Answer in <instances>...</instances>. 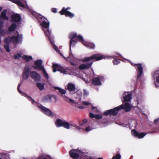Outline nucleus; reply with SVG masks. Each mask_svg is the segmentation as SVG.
I'll use <instances>...</instances> for the list:
<instances>
[{"instance_id":"nucleus-1","label":"nucleus","mask_w":159,"mask_h":159,"mask_svg":"<svg viewBox=\"0 0 159 159\" xmlns=\"http://www.w3.org/2000/svg\"><path fill=\"white\" fill-rule=\"evenodd\" d=\"M104 58L103 55L99 54H93L90 57H85L82 60V62H88L86 64H81L79 68L81 70L88 69L92 66L93 61H98Z\"/></svg>"},{"instance_id":"nucleus-2","label":"nucleus","mask_w":159,"mask_h":159,"mask_svg":"<svg viewBox=\"0 0 159 159\" xmlns=\"http://www.w3.org/2000/svg\"><path fill=\"white\" fill-rule=\"evenodd\" d=\"M122 107V106H119L113 109L107 110L103 113V114L105 116H116Z\"/></svg>"},{"instance_id":"nucleus-3","label":"nucleus","mask_w":159,"mask_h":159,"mask_svg":"<svg viewBox=\"0 0 159 159\" xmlns=\"http://www.w3.org/2000/svg\"><path fill=\"white\" fill-rule=\"evenodd\" d=\"M70 9V7H68L66 8L63 7L62 10L60 11L59 13L61 15H64L66 17H69L70 18H72L74 16L73 14L68 11Z\"/></svg>"},{"instance_id":"nucleus-4","label":"nucleus","mask_w":159,"mask_h":159,"mask_svg":"<svg viewBox=\"0 0 159 159\" xmlns=\"http://www.w3.org/2000/svg\"><path fill=\"white\" fill-rule=\"evenodd\" d=\"M131 65L134 66H137V79H138L140 78L142 75L143 73V67L142 66V64L140 63L134 64L130 63Z\"/></svg>"},{"instance_id":"nucleus-5","label":"nucleus","mask_w":159,"mask_h":159,"mask_svg":"<svg viewBox=\"0 0 159 159\" xmlns=\"http://www.w3.org/2000/svg\"><path fill=\"white\" fill-rule=\"evenodd\" d=\"M53 72H56L57 70L63 74H66L67 72L66 70L63 67L59 66L57 64H54L52 65Z\"/></svg>"},{"instance_id":"nucleus-6","label":"nucleus","mask_w":159,"mask_h":159,"mask_svg":"<svg viewBox=\"0 0 159 159\" xmlns=\"http://www.w3.org/2000/svg\"><path fill=\"white\" fill-rule=\"evenodd\" d=\"M30 77L34 81L36 82L40 81L41 80V76L40 74L35 71H32L30 72Z\"/></svg>"},{"instance_id":"nucleus-7","label":"nucleus","mask_w":159,"mask_h":159,"mask_svg":"<svg viewBox=\"0 0 159 159\" xmlns=\"http://www.w3.org/2000/svg\"><path fill=\"white\" fill-rule=\"evenodd\" d=\"M39 17L42 20V22L41 24L42 27L46 29H48L49 26V22L47 19L41 15Z\"/></svg>"},{"instance_id":"nucleus-8","label":"nucleus","mask_w":159,"mask_h":159,"mask_svg":"<svg viewBox=\"0 0 159 159\" xmlns=\"http://www.w3.org/2000/svg\"><path fill=\"white\" fill-rule=\"evenodd\" d=\"M43 63L41 59L36 60L34 62V65L35 66H33L32 67L34 70L39 69V70L44 68L42 65Z\"/></svg>"},{"instance_id":"nucleus-9","label":"nucleus","mask_w":159,"mask_h":159,"mask_svg":"<svg viewBox=\"0 0 159 159\" xmlns=\"http://www.w3.org/2000/svg\"><path fill=\"white\" fill-rule=\"evenodd\" d=\"M77 34L76 33H73L70 34L69 38L70 39V51H71V47L73 43H74L73 45H74L77 42L76 40H74V39L77 38Z\"/></svg>"},{"instance_id":"nucleus-10","label":"nucleus","mask_w":159,"mask_h":159,"mask_svg":"<svg viewBox=\"0 0 159 159\" xmlns=\"http://www.w3.org/2000/svg\"><path fill=\"white\" fill-rule=\"evenodd\" d=\"M39 108L44 114L48 116H52V114L50 110L42 106H39Z\"/></svg>"},{"instance_id":"nucleus-11","label":"nucleus","mask_w":159,"mask_h":159,"mask_svg":"<svg viewBox=\"0 0 159 159\" xmlns=\"http://www.w3.org/2000/svg\"><path fill=\"white\" fill-rule=\"evenodd\" d=\"M104 79L102 76H100L97 77H95L92 80V84L94 85H101V82L100 80H102Z\"/></svg>"},{"instance_id":"nucleus-12","label":"nucleus","mask_w":159,"mask_h":159,"mask_svg":"<svg viewBox=\"0 0 159 159\" xmlns=\"http://www.w3.org/2000/svg\"><path fill=\"white\" fill-rule=\"evenodd\" d=\"M17 36H12L11 37V40L13 42L19 43L21 42L22 38L21 34H19L18 32L17 31Z\"/></svg>"},{"instance_id":"nucleus-13","label":"nucleus","mask_w":159,"mask_h":159,"mask_svg":"<svg viewBox=\"0 0 159 159\" xmlns=\"http://www.w3.org/2000/svg\"><path fill=\"white\" fill-rule=\"evenodd\" d=\"M153 76L156 79V81L154 82L157 88L159 87V69L154 72Z\"/></svg>"},{"instance_id":"nucleus-14","label":"nucleus","mask_w":159,"mask_h":159,"mask_svg":"<svg viewBox=\"0 0 159 159\" xmlns=\"http://www.w3.org/2000/svg\"><path fill=\"white\" fill-rule=\"evenodd\" d=\"M11 21L13 22H18L20 21L21 18L19 14H14L11 16Z\"/></svg>"},{"instance_id":"nucleus-15","label":"nucleus","mask_w":159,"mask_h":159,"mask_svg":"<svg viewBox=\"0 0 159 159\" xmlns=\"http://www.w3.org/2000/svg\"><path fill=\"white\" fill-rule=\"evenodd\" d=\"M4 23L2 21H0V36H4L8 32L6 30L3 29Z\"/></svg>"},{"instance_id":"nucleus-16","label":"nucleus","mask_w":159,"mask_h":159,"mask_svg":"<svg viewBox=\"0 0 159 159\" xmlns=\"http://www.w3.org/2000/svg\"><path fill=\"white\" fill-rule=\"evenodd\" d=\"M132 133L135 137H137L139 139L142 138L146 135V134L144 133L140 134L134 129L132 130Z\"/></svg>"},{"instance_id":"nucleus-17","label":"nucleus","mask_w":159,"mask_h":159,"mask_svg":"<svg viewBox=\"0 0 159 159\" xmlns=\"http://www.w3.org/2000/svg\"><path fill=\"white\" fill-rule=\"evenodd\" d=\"M77 150L74 149L70 150L69 152V154L70 157L72 158H77L80 157V154H78L75 151H76Z\"/></svg>"},{"instance_id":"nucleus-18","label":"nucleus","mask_w":159,"mask_h":159,"mask_svg":"<svg viewBox=\"0 0 159 159\" xmlns=\"http://www.w3.org/2000/svg\"><path fill=\"white\" fill-rule=\"evenodd\" d=\"M7 11L6 9L4 10L1 13L0 15V21H2V20H8L9 18L6 15Z\"/></svg>"},{"instance_id":"nucleus-19","label":"nucleus","mask_w":159,"mask_h":159,"mask_svg":"<svg viewBox=\"0 0 159 159\" xmlns=\"http://www.w3.org/2000/svg\"><path fill=\"white\" fill-rule=\"evenodd\" d=\"M17 25L15 23H12L11 25L8 27L7 31L8 33H11L17 28Z\"/></svg>"},{"instance_id":"nucleus-20","label":"nucleus","mask_w":159,"mask_h":159,"mask_svg":"<svg viewBox=\"0 0 159 159\" xmlns=\"http://www.w3.org/2000/svg\"><path fill=\"white\" fill-rule=\"evenodd\" d=\"M120 106H122V107L120 109V110L125 109L126 111V112L129 111L131 109V107L130 106L129 103H125L124 105L122 104L120 105Z\"/></svg>"},{"instance_id":"nucleus-21","label":"nucleus","mask_w":159,"mask_h":159,"mask_svg":"<svg viewBox=\"0 0 159 159\" xmlns=\"http://www.w3.org/2000/svg\"><path fill=\"white\" fill-rule=\"evenodd\" d=\"M29 69L28 67L25 68L23 74V78L24 79H27L29 77Z\"/></svg>"},{"instance_id":"nucleus-22","label":"nucleus","mask_w":159,"mask_h":159,"mask_svg":"<svg viewBox=\"0 0 159 159\" xmlns=\"http://www.w3.org/2000/svg\"><path fill=\"white\" fill-rule=\"evenodd\" d=\"M51 96L50 95H47L43 97L42 99L43 102H51Z\"/></svg>"},{"instance_id":"nucleus-23","label":"nucleus","mask_w":159,"mask_h":159,"mask_svg":"<svg viewBox=\"0 0 159 159\" xmlns=\"http://www.w3.org/2000/svg\"><path fill=\"white\" fill-rule=\"evenodd\" d=\"M126 93L127 94H125L124 97V100L125 102H129L131 99L132 95L131 94L128 93L127 92Z\"/></svg>"},{"instance_id":"nucleus-24","label":"nucleus","mask_w":159,"mask_h":159,"mask_svg":"<svg viewBox=\"0 0 159 159\" xmlns=\"http://www.w3.org/2000/svg\"><path fill=\"white\" fill-rule=\"evenodd\" d=\"M64 120L58 119L55 122V125L57 127H60L62 126Z\"/></svg>"},{"instance_id":"nucleus-25","label":"nucleus","mask_w":159,"mask_h":159,"mask_svg":"<svg viewBox=\"0 0 159 159\" xmlns=\"http://www.w3.org/2000/svg\"><path fill=\"white\" fill-rule=\"evenodd\" d=\"M67 89L70 91H74L75 89V86L72 83H69L68 84Z\"/></svg>"},{"instance_id":"nucleus-26","label":"nucleus","mask_w":159,"mask_h":159,"mask_svg":"<svg viewBox=\"0 0 159 159\" xmlns=\"http://www.w3.org/2000/svg\"><path fill=\"white\" fill-rule=\"evenodd\" d=\"M54 88L56 90H58L59 91V93H60L62 95V96H64L63 95L65 94L66 92L65 90L58 87H55Z\"/></svg>"},{"instance_id":"nucleus-27","label":"nucleus","mask_w":159,"mask_h":159,"mask_svg":"<svg viewBox=\"0 0 159 159\" xmlns=\"http://www.w3.org/2000/svg\"><path fill=\"white\" fill-rule=\"evenodd\" d=\"M23 59L25 60L26 61L28 62L32 59L31 56L24 55L22 57Z\"/></svg>"},{"instance_id":"nucleus-28","label":"nucleus","mask_w":159,"mask_h":159,"mask_svg":"<svg viewBox=\"0 0 159 159\" xmlns=\"http://www.w3.org/2000/svg\"><path fill=\"white\" fill-rule=\"evenodd\" d=\"M36 86L39 88L40 91H42L44 88V84L40 83H37Z\"/></svg>"},{"instance_id":"nucleus-29","label":"nucleus","mask_w":159,"mask_h":159,"mask_svg":"<svg viewBox=\"0 0 159 159\" xmlns=\"http://www.w3.org/2000/svg\"><path fill=\"white\" fill-rule=\"evenodd\" d=\"M70 125L69 124L68 122H67L65 120H64V121L62 125V126L64 128L67 129H69L70 128Z\"/></svg>"},{"instance_id":"nucleus-30","label":"nucleus","mask_w":159,"mask_h":159,"mask_svg":"<svg viewBox=\"0 0 159 159\" xmlns=\"http://www.w3.org/2000/svg\"><path fill=\"white\" fill-rule=\"evenodd\" d=\"M84 45L88 48L90 49H94L95 48V45L94 43H88L85 44Z\"/></svg>"},{"instance_id":"nucleus-31","label":"nucleus","mask_w":159,"mask_h":159,"mask_svg":"<svg viewBox=\"0 0 159 159\" xmlns=\"http://www.w3.org/2000/svg\"><path fill=\"white\" fill-rule=\"evenodd\" d=\"M63 98L64 99V100H65L66 102H70L72 103H74V100L71 99L69 98L66 96H63Z\"/></svg>"},{"instance_id":"nucleus-32","label":"nucleus","mask_w":159,"mask_h":159,"mask_svg":"<svg viewBox=\"0 0 159 159\" xmlns=\"http://www.w3.org/2000/svg\"><path fill=\"white\" fill-rule=\"evenodd\" d=\"M40 70L42 71L43 74L44 75V77H45L47 79H48L49 78V76H48V74L46 72V71L45 69H44V68H43V69H42V70Z\"/></svg>"},{"instance_id":"nucleus-33","label":"nucleus","mask_w":159,"mask_h":159,"mask_svg":"<svg viewBox=\"0 0 159 159\" xmlns=\"http://www.w3.org/2000/svg\"><path fill=\"white\" fill-rule=\"evenodd\" d=\"M77 39L82 43H83L84 42L83 37L80 35L77 36Z\"/></svg>"},{"instance_id":"nucleus-34","label":"nucleus","mask_w":159,"mask_h":159,"mask_svg":"<svg viewBox=\"0 0 159 159\" xmlns=\"http://www.w3.org/2000/svg\"><path fill=\"white\" fill-rule=\"evenodd\" d=\"M44 32L48 38H49L51 34V32L48 29H47L46 31H44Z\"/></svg>"},{"instance_id":"nucleus-35","label":"nucleus","mask_w":159,"mask_h":159,"mask_svg":"<svg viewBox=\"0 0 159 159\" xmlns=\"http://www.w3.org/2000/svg\"><path fill=\"white\" fill-rule=\"evenodd\" d=\"M4 47L7 52H10V50L9 48V44H5L4 45Z\"/></svg>"},{"instance_id":"nucleus-36","label":"nucleus","mask_w":159,"mask_h":159,"mask_svg":"<svg viewBox=\"0 0 159 159\" xmlns=\"http://www.w3.org/2000/svg\"><path fill=\"white\" fill-rule=\"evenodd\" d=\"M121 155L120 154L117 153L115 156H114L112 159H120Z\"/></svg>"},{"instance_id":"nucleus-37","label":"nucleus","mask_w":159,"mask_h":159,"mask_svg":"<svg viewBox=\"0 0 159 159\" xmlns=\"http://www.w3.org/2000/svg\"><path fill=\"white\" fill-rule=\"evenodd\" d=\"M11 41V38L7 37L5 38L4 40V42L6 43V44H9Z\"/></svg>"},{"instance_id":"nucleus-38","label":"nucleus","mask_w":159,"mask_h":159,"mask_svg":"<svg viewBox=\"0 0 159 159\" xmlns=\"http://www.w3.org/2000/svg\"><path fill=\"white\" fill-rule=\"evenodd\" d=\"M21 57V53H18L16 55H14V58L15 59H19L20 57Z\"/></svg>"},{"instance_id":"nucleus-39","label":"nucleus","mask_w":159,"mask_h":159,"mask_svg":"<svg viewBox=\"0 0 159 159\" xmlns=\"http://www.w3.org/2000/svg\"><path fill=\"white\" fill-rule=\"evenodd\" d=\"M120 62V60L118 59H114L113 61V63L114 65H118Z\"/></svg>"},{"instance_id":"nucleus-40","label":"nucleus","mask_w":159,"mask_h":159,"mask_svg":"<svg viewBox=\"0 0 159 159\" xmlns=\"http://www.w3.org/2000/svg\"><path fill=\"white\" fill-rule=\"evenodd\" d=\"M102 116L100 115H95V118L96 119H102Z\"/></svg>"},{"instance_id":"nucleus-41","label":"nucleus","mask_w":159,"mask_h":159,"mask_svg":"<svg viewBox=\"0 0 159 159\" xmlns=\"http://www.w3.org/2000/svg\"><path fill=\"white\" fill-rule=\"evenodd\" d=\"M87 121V120L86 119H84L82 121V123L80 125H84L85 123H86Z\"/></svg>"},{"instance_id":"nucleus-42","label":"nucleus","mask_w":159,"mask_h":159,"mask_svg":"<svg viewBox=\"0 0 159 159\" xmlns=\"http://www.w3.org/2000/svg\"><path fill=\"white\" fill-rule=\"evenodd\" d=\"M21 83L19 85H18V87H17L18 91L20 93H22V92L20 91V85H21Z\"/></svg>"},{"instance_id":"nucleus-43","label":"nucleus","mask_w":159,"mask_h":159,"mask_svg":"<svg viewBox=\"0 0 159 159\" xmlns=\"http://www.w3.org/2000/svg\"><path fill=\"white\" fill-rule=\"evenodd\" d=\"M95 115H94L93 113H89V116L91 118H95Z\"/></svg>"},{"instance_id":"nucleus-44","label":"nucleus","mask_w":159,"mask_h":159,"mask_svg":"<svg viewBox=\"0 0 159 159\" xmlns=\"http://www.w3.org/2000/svg\"><path fill=\"white\" fill-rule=\"evenodd\" d=\"M91 128L89 126L86 128L85 129V130L87 132H88L91 130Z\"/></svg>"},{"instance_id":"nucleus-45","label":"nucleus","mask_w":159,"mask_h":159,"mask_svg":"<svg viewBox=\"0 0 159 159\" xmlns=\"http://www.w3.org/2000/svg\"><path fill=\"white\" fill-rule=\"evenodd\" d=\"M52 11L54 13H56L57 12V10L56 8H52L51 9Z\"/></svg>"},{"instance_id":"nucleus-46","label":"nucleus","mask_w":159,"mask_h":159,"mask_svg":"<svg viewBox=\"0 0 159 159\" xmlns=\"http://www.w3.org/2000/svg\"><path fill=\"white\" fill-rule=\"evenodd\" d=\"M26 95L28 96V97L29 98L30 100L31 101V102L32 103H34V99H33L32 98L30 97H29V96H28V95H27L26 94Z\"/></svg>"},{"instance_id":"nucleus-47","label":"nucleus","mask_w":159,"mask_h":159,"mask_svg":"<svg viewBox=\"0 0 159 159\" xmlns=\"http://www.w3.org/2000/svg\"><path fill=\"white\" fill-rule=\"evenodd\" d=\"M79 154H80V156L82 157L83 155H84V152L81 150H79Z\"/></svg>"},{"instance_id":"nucleus-48","label":"nucleus","mask_w":159,"mask_h":159,"mask_svg":"<svg viewBox=\"0 0 159 159\" xmlns=\"http://www.w3.org/2000/svg\"><path fill=\"white\" fill-rule=\"evenodd\" d=\"M89 103L88 102H83V104L84 105H88L89 104Z\"/></svg>"},{"instance_id":"nucleus-49","label":"nucleus","mask_w":159,"mask_h":159,"mask_svg":"<svg viewBox=\"0 0 159 159\" xmlns=\"http://www.w3.org/2000/svg\"><path fill=\"white\" fill-rule=\"evenodd\" d=\"M70 53H69V57H69V58H71V56H73V54H72V53H71V51H70Z\"/></svg>"},{"instance_id":"nucleus-50","label":"nucleus","mask_w":159,"mask_h":159,"mask_svg":"<svg viewBox=\"0 0 159 159\" xmlns=\"http://www.w3.org/2000/svg\"><path fill=\"white\" fill-rule=\"evenodd\" d=\"M159 118L155 120L154 121V122L155 124H156L158 122V121Z\"/></svg>"},{"instance_id":"nucleus-51","label":"nucleus","mask_w":159,"mask_h":159,"mask_svg":"<svg viewBox=\"0 0 159 159\" xmlns=\"http://www.w3.org/2000/svg\"><path fill=\"white\" fill-rule=\"evenodd\" d=\"M70 64L72 65H73V66H75V64L72 62H70Z\"/></svg>"},{"instance_id":"nucleus-52","label":"nucleus","mask_w":159,"mask_h":159,"mask_svg":"<svg viewBox=\"0 0 159 159\" xmlns=\"http://www.w3.org/2000/svg\"><path fill=\"white\" fill-rule=\"evenodd\" d=\"M54 48L56 50H57L58 49V47L57 46H54Z\"/></svg>"},{"instance_id":"nucleus-53","label":"nucleus","mask_w":159,"mask_h":159,"mask_svg":"<svg viewBox=\"0 0 159 159\" xmlns=\"http://www.w3.org/2000/svg\"><path fill=\"white\" fill-rule=\"evenodd\" d=\"M74 150H76V151H75V152H79V148H78L77 149H74Z\"/></svg>"},{"instance_id":"nucleus-54","label":"nucleus","mask_w":159,"mask_h":159,"mask_svg":"<svg viewBox=\"0 0 159 159\" xmlns=\"http://www.w3.org/2000/svg\"><path fill=\"white\" fill-rule=\"evenodd\" d=\"M95 108V107L93 106H92V107H91V109L92 110H94Z\"/></svg>"},{"instance_id":"nucleus-55","label":"nucleus","mask_w":159,"mask_h":159,"mask_svg":"<svg viewBox=\"0 0 159 159\" xmlns=\"http://www.w3.org/2000/svg\"><path fill=\"white\" fill-rule=\"evenodd\" d=\"M79 108H81V109H82V108H84V107L83 106H80L79 107Z\"/></svg>"},{"instance_id":"nucleus-56","label":"nucleus","mask_w":159,"mask_h":159,"mask_svg":"<svg viewBox=\"0 0 159 159\" xmlns=\"http://www.w3.org/2000/svg\"><path fill=\"white\" fill-rule=\"evenodd\" d=\"M2 9V7H0V12L1 11Z\"/></svg>"},{"instance_id":"nucleus-57","label":"nucleus","mask_w":159,"mask_h":159,"mask_svg":"<svg viewBox=\"0 0 159 159\" xmlns=\"http://www.w3.org/2000/svg\"><path fill=\"white\" fill-rule=\"evenodd\" d=\"M97 159H103L102 157H99V158H98Z\"/></svg>"},{"instance_id":"nucleus-58","label":"nucleus","mask_w":159,"mask_h":159,"mask_svg":"<svg viewBox=\"0 0 159 159\" xmlns=\"http://www.w3.org/2000/svg\"><path fill=\"white\" fill-rule=\"evenodd\" d=\"M1 37L0 36V45L1 44Z\"/></svg>"},{"instance_id":"nucleus-59","label":"nucleus","mask_w":159,"mask_h":159,"mask_svg":"<svg viewBox=\"0 0 159 159\" xmlns=\"http://www.w3.org/2000/svg\"><path fill=\"white\" fill-rule=\"evenodd\" d=\"M73 126H75V127H77V126H77L75 124H74V125H73Z\"/></svg>"},{"instance_id":"nucleus-60","label":"nucleus","mask_w":159,"mask_h":159,"mask_svg":"<svg viewBox=\"0 0 159 159\" xmlns=\"http://www.w3.org/2000/svg\"><path fill=\"white\" fill-rule=\"evenodd\" d=\"M74 45V43H72V45H71V46H75V45Z\"/></svg>"},{"instance_id":"nucleus-61","label":"nucleus","mask_w":159,"mask_h":159,"mask_svg":"<svg viewBox=\"0 0 159 159\" xmlns=\"http://www.w3.org/2000/svg\"><path fill=\"white\" fill-rule=\"evenodd\" d=\"M41 159H47L46 158L43 157V158H42Z\"/></svg>"},{"instance_id":"nucleus-62","label":"nucleus","mask_w":159,"mask_h":159,"mask_svg":"<svg viewBox=\"0 0 159 159\" xmlns=\"http://www.w3.org/2000/svg\"><path fill=\"white\" fill-rule=\"evenodd\" d=\"M78 158H73V159H78Z\"/></svg>"},{"instance_id":"nucleus-63","label":"nucleus","mask_w":159,"mask_h":159,"mask_svg":"<svg viewBox=\"0 0 159 159\" xmlns=\"http://www.w3.org/2000/svg\"><path fill=\"white\" fill-rule=\"evenodd\" d=\"M116 54H117V55H120V54H119V53H116Z\"/></svg>"},{"instance_id":"nucleus-64","label":"nucleus","mask_w":159,"mask_h":159,"mask_svg":"<svg viewBox=\"0 0 159 159\" xmlns=\"http://www.w3.org/2000/svg\"><path fill=\"white\" fill-rule=\"evenodd\" d=\"M93 73L94 74V75H95V74H94V72H93Z\"/></svg>"}]
</instances>
